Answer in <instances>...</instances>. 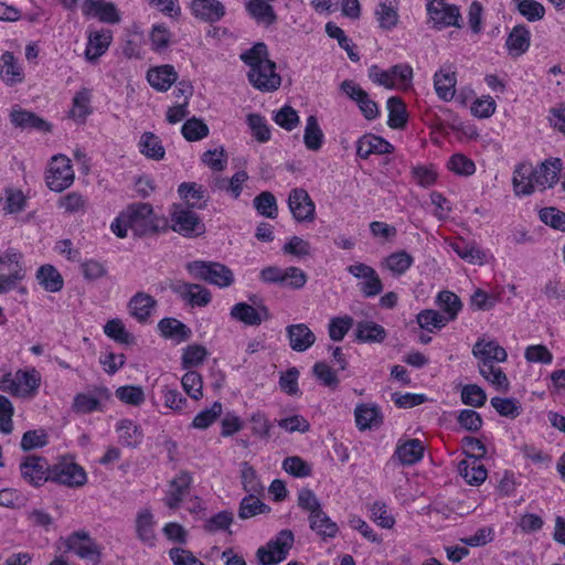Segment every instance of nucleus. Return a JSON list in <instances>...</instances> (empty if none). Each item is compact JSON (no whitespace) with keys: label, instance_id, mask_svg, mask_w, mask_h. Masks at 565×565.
Instances as JSON below:
<instances>
[{"label":"nucleus","instance_id":"1","mask_svg":"<svg viewBox=\"0 0 565 565\" xmlns=\"http://www.w3.org/2000/svg\"><path fill=\"white\" fill-rule=\"evenodd\" d=\"M239 58L248 66L246 76L255 89L271 93L280 87L281 76L276 72L277 65L269 58V51L264 42H256L242 52Z\"/></svg>","mask_w":565,"mask_h":565},{"label":"nucleus","instance_id":"2","mask_svg":"<svg viewBox=\"0 0 565 565\" xmlns=\"http://www.w3.org/2000/svg\"><path fill=\"white\" fill-rule=\"evenodd\" d=\"M152 206L148 203H134L114 220L110 225L113 233L125 238L130 230L135 236H145L158 231Z\"/></svg>","mask_w":565,"mask_h":565},{"label":"nucleus","instance_id":"3","mask_svg":"<svg viewBox=\"0 0 565 565\" xmlns=\"http://www.w3.org/2000/svg\"><path fill=\"white\" fill-rule=\"evenodd\" d=\"M186 269L194 278L220 288L228 287L234 282L233 271L221 263L194 260L188 263Z\"/></svg>","mask_w":565,"mask_h":565},{"label":"nucleus","instance_id":"4","mask_svg":"<svg viewBox=\"0 0 565 565\" xmlns=\"http://www.w3.org/2000/svg\"><path fill=\"white\" fill-rule=\"evenodd\" d=\"M295 542L290 530H281L266 545L258 547L256 558L259 565H276L285 561Z\"/></svg>","mask_w":565,"mask_h":565},{"label":"nucleus","instance_id":"5","mask_svg":"<svg viewBox=\"0 0 565 565\" xmlns=\"http://www.w3.org/2000/svg\"><path fill=\"white\" fill-rule=\"evenodd\" d=\"M171 228L184 237H198L205 233V225L192 210L174 204L171 213Z\"/></svg>","mask_w":565,"mask_h":565},{"label":"nucleus","instance_id":"6","mask_svg":"<svg viewBox=\"0 0 565 565\" xmlns=\"http://www.w3.org/2000/svg\"><path fill=\"white\" fill-rule=\"evenodd\" d=\"M249 300L252 305L247 302H237L231 308L230 316L233 320L246 326L257 327L263 321L270 319L271 316L269 309L263 300L258 299L255 295L249 297Z\"/></svg>","mask_w":565,"mask_h":565},{"label":"nucleus","instance_id":"7","mask_svg":"<svg viewBox=\"0 0 565 565\" xmlns=\"http://www.w3.org/2000/svg\"><path fill=\"white\" fill-rule=\"evenodd\" d=\"M262 281L266 284H278L292 289L302 288L307 280V274L298 267H287L281 269L277 266H268L262 269L259 274Z\"/></svg>","mask_w":565,"mask_h":565},{"label":"nucleus","instance_id":"8","mask_svg":"<svg viewBox=\"0 0 565 565\" xmlns=\"http://www.w3.org/2000/svg\"><path fill=\"white\" fill-rule=\"evenodd\" d=\"M46 184L55 192H62L74 182V170L71 160L63 156H54L46 172Z\"/></svg>","mask_w":565,"mask_h":565},{"label":"nucleus","instance_id":"9","mask_svg":"<svg viewBox=\"0 0 565 565\" xmlns=\"http://www.w3.org/2000/svg\"><path fill=\"white\" fill-rule=\"evenodd\" d=\"M427 13L433 25L437 30L448 26L461 28V14L455 4H448L445 0H427Z\"/></svg>","mask_w":565,"mask_h":565},{"label":"nucleus","instance_id":"10","mask_svg":"<svg viewBox=\"0 0 565 565\" xmlns=\"http://www.w3.org/2000/svg\"><path fill=\"white\" fill-rule=\"evenodd\" d=\"M348 273H350L353 277L358 279H363L362 282H360L359 289L366 298H372L377 295H380L383 290V284L382 280L376 273V270L363 263H356L353 265H350L347 268Z\"/></svg>","mask_w":565,"mask_h":565},{"label":"nucleus","instance_id":"11","mask_svg":"<svg viewBox=\"0 0 565 565\" xmlns=\"http://www.w3.org/2000/svg\"><path fill=\"white\" fill-rule=\"evenodd\" d=\"M472 354L479 360L480 374L490 373L494 362H504L508 358L505 350L495 341L479 340L472 348Z\"/></svg>","mask_w":565,"mask_h":565},{"label":"nucleus","instance_id":"12","mask_svg":"<svg viewBox=\"0 0 565 565\" xmlns=\"http://www.w3.org/2000/svg\"><path fill=\"white\" fill-rule=\"evenodd\" d=\"M340 90L356 103L365 119L373 120L377 118L380 114L377 104L372 100L367 92L354 81L344 79L340 84Z\"/></svg>","mask_w":565,"mask_h":565},{"label":"nucleus","instance_id":"13","mask_svg":"<svg viewBox=\"0 0 565 565\" xmlns=\"http://www.w3.org/2000/svg\"><path fill=\"white\" fill-rule=\"evenodd\" d=\"M51 466L40 456H28L20 463V472L25 482L33 487H40L50 481Z\"/></svg>","mask_w":565,"mask_h":565},{"label":"nucleus","instance_id":"14","mask_svg":"<svg viewBox=\"0 0 565 565\" xmlns=\"http://www.w3.org/2000/svg\"><path fill=\"white\" fill-rule=\"evenodd\" d=\"M67 548L79 558L88 561L94 565L100 562V547L86 532H75L66 541Z\"/></svg>","mask_w":565,"mask_h":565},{"label":"nucleus","instance_id":"15","mask_svg":"<svg viewBox=\"0 0 565 565\" xmlns=\"http://www.w3.org/2000/svg\"><path fill=\"white\" fill-rule=\"evenodd\" d=\"M50 481L67 487H81L85 484L87 476L85 470L74 462H60L51 466Z\"/></svg>","mask_w":565,"mask_h":565},{"label":"nucleus","instance_id":"16","mask_svg":"<svg viewBox=\"0 0 565 565\" xmlns=\"http://www.w3.org/2000/svg\"><path fill=\"white\" fill-rule=\"evenodd\" d=\"M288 206L297 222H312L315 220L316 205L305 189L295 188L290 191Z\"/></svg>","mask_w":565,"mask_h":565},{"label":"nucleus","instance_id":"17","mask_svg":"<svg viewBox=\"0 0 565 565\" xmlns=\"http://www.w3.org/2000/svg\"><path fill=\"white\" fill-rule=\"evenodd\" d=\"M171 290L191 307H204L211 302L210 290L198 284L175 282L170 286Z\"/></svg>","mask_w":565,"mask_h":565},{"label":"nucleus","instance_id":"18","mask_svg":"<svg viewBox=\"0 0 565 565\" xmlns=\"http://www.w3.org/2000/svg\"><path fill=\"white\" fill-rule=\"evenodd\" d=\"M110 392L105 386H97L90 393H78L75 395L72 408L78 414H89L100 411L102 401L108 399Z\"/></svg>","mask_w":565,"mask_h":565},{"label":"nucleus","instance_id":"19","mask_svg":"<svg viewBox=\"0 0 565 565\" xmlns=\"http://www.w3.org/2000/svg\"><path fill=\"white\" fill-rule=\"evenodd\" d=\"M157 307V300L143 291L136 292L128 302V310L139 323H147Z\"/></svg>","mask_w":565,"mask_h":565},{"label":"nucleus","instance_id":"20","mask_svg":"<svg viewBox=\"0 0 565 565\" xmlns=\"http://www.w3.org/2000/svg\"><path fill=\"white\" fill-rule=\"evenodd\" d=\"M192 477L186 471L178 473L170 482L164 503L170 509H177L189 492Z\"/></svg>","mask_w":565,"mask_h":565},{"label":"nucleus","instance_id":"21","mask_svg":"<svg viewBox=\"0 0 565 565\" xmlns=\"http://www.w3.org/2000/svg\"><path fill=\"white\" fill-rule=\"evenodd\" d=\"M271 2L273 1L249 0L245 2V9L257 24L269 28L278 20Z\"/></svg>","mask_w":565,"mask_h":565},{"label":"nucleus","instance_id":"22","mask_svg":"<svg viewBox=\"0 0 565 565\" xmlns=\"http://www.w3.org/2000/svg\"><path fill=\"white\" fill-rule=\"evenodd\" d=\"M394 147L388 141L372 134L362 136L356 142V154L362 159H367L372 153H392Z\"/></svg>","mask_w":565,"mask_h":565},{"label":"nucleus","instance_id":"23","mask_svg":"<svg viewBox=\"0 0 565 565\" xmlns=\"http://www.w3.org/2000/svg\"><path fill=\"white\" fill-rule=\"evenodd\" d=\"M290 348L297 352H303L313 345L315 333L305 323L290 324L286 328Z\"/></svg>","mask_w":565,"mask_h":565},{"label":"nucleus","instance_id":"24","mask_svg":"<svg viewBox=\"0 0 565 565\" xmlns=\"http://www.w3.org/2000/svg\"><path fill=\"white\" fill-rule=\"evenodd\" d=\"M562 171V161L558 158L548 159L542 162L539 167L533 169V178L536 185L553 186Z\"/></svg>","mask_w":565,"mask_h":565},{"label":"nucleus","instance_id":"25","mask_svg":"<svg viewBox=\"0 0 565 565\" xmlns=\"http://www.w3.org/2000/svg\"><path fill=\"white\" fill-rule=\"evenodd\" d=\"M192 13L205 21H220L225 14V7L218 0H193L191 4Z\"/></svg>","mask_w":565,"mask_h":565},{"label":"nucleus","instance_id":"26","mask_svg":"<svg viewBox=\"0 0 565 565\" xmlns=\"http://www.w3.org/2000/svg\"><path fill=\"white\" fill-rule=\"evenodd\" d=\"M11 122L22 129H35L39 131H50L51 125L36 114L22 109L14 108L10 114Z\"/></svg>","mask_w":565,"mask_h":565},{"label":"nucleus","instance_id":"27","mask_svg":"<svg viewBox=\"0 0 565 565\" xmlns=\"http://www.w3.org/2000/svg\"><path fill=\"white\" fill-rule=\"evenodd\" d=\"M148 83L159 92H167L178 79V73L172 65L151 68L147 73Z\"/></svg>","mask_w":565,"mask_h":565},{"label":"nucleus","instance_id":"28","mask_svg":"<svg viewBox=\"0 0 565 565\" xmlns=\"http://www.w3.org/2000/svg\"><path fill=\"white\" fill-rule=\"evenodd\" d=\"M456 73L448 67H441L434 76V86L437 96L443 100H451L456 93Z\"/></svg>","mask_w":565,"mask_h":565},{"label":"nucleus","instance_id":"29","mask_svg":"<svg viewBox=\"0 0 565 565\" xmlns=\"http://www.w3.org/2000/svg\"><path fill=\"white\" fill-rule=\"evenodd\" d=\"M158 330L164 339H171L178 343L189 340L192 335L191 329L175 318H163L158 322Z\"/></svg>","mask_w":565,"mask_h":565},{"label":"nucleus","instance_id":"30","mask_svg":"<svg viewBox=\"0 0 565 565\" xmlns=\"http://www.w3.org/2000/svg\"><path fill=\"white\" fill-rule=\"evenodd\" d=\"M0 78L8 86L22 83L24 79L23 71L12 52L6 51L0 57Z\"/></svg>","mask_w":565,"mask_h":565},{"label":"nucleus","instance_id":"31","mask_svg":"<svg viewBox=\"0 0 565 565\" xmlns=\"http://www.w3.org/2000/svg\"><path fill=\"white\" fill-rule=\"evenodd\" d=\"M111 32L108 30L94 31L88 35L85 56L88 61H97L109 47Z\"/></svg>","mask_w":565,"mask_h":565},{"label":"nucleus","instance_id":"32","mask_svg":"<svg viewBox=\"0 0 565 565\" xmlns=\"http://www.w3.org/2000/svg\"><path fill=\"white\" fill-rule=\"evenodd\" d=\"M354 416L360 430L372 429L383 423L380 407L376 405L360 404L355 407Z\"/></svg>","mask_w":565,"mask_h":565},{"label":"nucleus","instance_id":"33","mask_svg":"<svg viewBox=\"0 0 565 565\" xmlns=\"http://www.w3.org/2000/svg\"><path fill=\"white\" fill-rule=\"evenodd\" d=\"M531 43V33L529 29L519 24L515 25L512 31L509 33L508 39L505 41V46L509 50L510 54L513 56H520L524 54Z\"/></svg>","mask_w":565,"mask_h":565},{"label":"nucleus","instance_id":"34","mask_svg":"<svg viewBox=\"0 0 565 565\" xmlns=\"http://www.w3.org/2000/svg\"><path fill=\"white\" fill-rule=\"evenodd\" d=\"M375 15L380 28L392 30L398 23V0H380Z\"/></svg>","mask_w":565,"mask_h":565},{"label":"nucleus","instance_id":"35","mask_svg":"<svg viewBox=\"0 0 565 565\" xmlns=\"http://www.w3.org/2000/svg\"><path fill=\"white\" fill-rule=\"evenodd\" d=\"M394 456L402 465L412 466L424 457V446L419 439H408L396 447Z\"/></svg>","mask_w":565,"mask_h":565},{"label":"nucleus","instance_id":"36","mask_svg":"<svg viewBox=\"0 0 565 565\" xmlns=\"http://www.w3.org/2000/svg\"><path fill=\"white\" fill-rule=\"evenodd\" d=\"M387 335L386 330L373 321H360L356 324L355 338L362 343H382Z\"/></svg>","mask_w":565,"mask_h":565},{"label":"nucleus","instance_id":"37","mask_svg":"<svg viewBox=\"0 0 565 565\" xmlns=\"http://www.w3.org/2000/svg\"><path fill=\"white\" fill-rule=\"evenodd\" d=\"M154 521L150 510L145 509L138 512L136 519V532L138 539L145 544L152 546L154 545Z\"/></svg>","mask_w":565,"mask_h":565},{"label":"nucleus","instance_id":"38","mask_svg":"<svg viewBox=\"0 0 565 565\" xmlns=\"http://www.w3.org/2000/svg\"><path fill=\"white\" fill-rule=\"evenodd\" d=\"M513 188L518 195H529L533 193L535 181L533 169L530 166L520 164L513 173Z\"/></svg>","mask_w":565,"mask_h":565},{"label":"nucleus","instance_id":"39","mask_svg":"<svg viewBox=\"0 0 565 565\" xmlns=\"http://www.w3.org/2000/svg\"><path fill=\"white\" fill-rule=\"evenodd\" d=\"M36 279L39 284L50 292H57L64 286V280L62 275L57 271V269L50 265H42L36 271Z\"/></svg>","mask_w":565,"mask_h":565},{"label":"nucleus","instance_id":"40","mask_svg":"<svg viewBox=\"0 0 565 565\" xmlns=\"http://www.w3.org/2000/svg\"><path fill=\"white\" fill-rule=\"evenodd\" d=\"M241 482L245 492L250 495H259L264 491V486L257 471L247 461L239 463Z\"/></svg>","mask_w":565,"mask_h":565},{"label":"nucleus","instance_id":"41","mask_svg":"<svg viewBox=\"0 0 565 565\" xmlns=\"http://www.w3.org/2000/svg\"><path fill=\"white\" fill-rule=\"evenodd\" d=\"M119 440L124 446L137 447L142 441V430L130 419H121L117 424Z\"/></svg>","mask_w":565,"mask_h":565},{"label":"nucleus","instance_id":"42","mask_svg":"<svg viewBox=\"0 0 565 565\" xmlns=\"http://www.w3.org/2000/svg\"><path fill=\"white\" fill-rule=\"evenodd\" d=\"M40 374L36 370H19L15 372L18 396L34 394L40 386Z\"/></svg>","mask_w":565,"mask_h":565},{"label":"nucleus","instance_id":"43","mask_svg":"<svg viewBox=\"0 0 565 565\" xmlns=\"http://www.w3.org/2000/svg\"><path fill=\"white\" fill-rule=\"evenodd\" d=\"M479 458L473 457L471 461L462 460L459 463V471L469 484H480L487 478V469L479 463Z\"/></svg>","mask_w":565,"mask_h":565},{"label":"nucleus","instance_id":"44","mask_svg":"<svg viewBox=\"0 0 565 565\" xmlns=\"http://www.w3.org/2000/svg\"><path fill=\"white\" fill-rule=\"evenodd\" d=\"M388 120L387 125L393 129H402L407 124L406 106L399 97L393 96L387 99Z\"/></svg>","mask_w":565,"mask_h":565},{"label":"nucleus","instance_id":"45","mask_svg":"<svg viewBox=\"0 0 565 565\" xmlns=\"http://www.w3.org/2000/svg\"><path fill=\"white\" fill-rule=\"evenodd\" d=\"M310 529L317 534L324 537H334L338 533V525L333 522L323 510L318 511L313 515H309Z\"/></svg>","mask_w":565,"mask_h":565},{"label":"nucleus","instance_id":"46","mask_svg":"<svg viewBox=\"0 0 565 565\" xmlns=\"http://www.w3.org/2000/svg\"><path fill=\"white\" fill-rule=\"evenodd\" d=\"M140 152L152 160H161L164 158V148L159 137L152 132H145L139 141Z\"/></svg>","mask_w":565,"mask_h":565},{"label":"nucleus","instance_id":"47","mask_svg":"<svg viewBox=\"0 0 565 565\" xmlns=\"http://www.w3.org/2000/svg\"><path fill=\"white\" fill-rule=\"evenodd\" d=\"M436 299L438 307L444 311L448 322L455 320L462 308L460 298L449 290H444L437 295Z\"/></svg>","mask_w":565,"mask_h":565},{"label":"nucleus","instance_id":"48","mask_svg":"<svg viewBox=\"0 0 565 565\" xmlns=\"http://www.w3.org/2000/svg\"><path fill=\"white\" fill-rule=\"evenodd\" d=\"M323 137L318 119L315 116H309L303 135L306 148L311 151H318L322 147Z\"/></svg>","mask_w":565,"mask_h":565},{"label":"nucleus","instance_id":"49","mask_svg":"<svg viewBox=\"0 0 565 565\" xmlns=\"http://www.w3.org/2000/svg\"><path fill=\"white\" fill-rule=\"evenodd\" d=\"M413 263V256L405 250L392 253L385 258L386 268L395 276L404 275Z\"/></svg>","mask_w":565,"mask_h":565},{"label":"nucleus","instance_id":"50","mask_svg":"<svg viewBox=\"0 0 565 565\" xmlns=\"http://www.w3.org/2000/svg\"><path fill=\"white\" fill-rule=\"evenodd\" d=\"M416 320L423 330L429 332H433L434 330H439L448 323V319H446L445 315L433 309L422 310L417 315Z\"/></svg>","mask_w":565,"mask_h":565},{"label":"nucleus","instance_id":"51","mask_svg":"<svg viewBox=\"0 0 565 565\" xmlns=\"http://www.w3.org/2000/svg\"><path fill=\"white\" fill-rule=\"evenodd\" d=\"M269 510L270 508L263 503L258 499V495L248 494L247 497H244L239 502L238 516L242 520H246L257 514L266 513Z\"/></svg>","mask_w":565,"mask_h":565},{"label":"nucleus","instance_id":"52","mask_svg":"<svg viewBox=\"0 0 565 565\" xmlns=\"http://www.w3.org/2000/svg\"><path fill=\"white\" fill-rule=\"evenodd\" d=\"M256 211L268 218H276L278 215V206L275 195L271 192L264 191L259 193L253 201Z\"/></svg>","mask_w":565,"mask_h":565},{"label":"nucleus","instance_id":"53","mask_svg":"<svg viewBox=\"0 0 565 565\" xmlns=\"http://www.w3.org/2000/svg\"><path fill=\"white\" fill-rule=\"evenodd\" d=\"M326 33L338 41V44L348 53L351 61L358 62L360 60L359 54L353 50L351 40L345 35L344 31L340 26L333 22H328L326 24Z\"/></svg>","mask_w":565,"mask_h":565},{"label":"nucleus","instance_id":"54","mask_svg":"<svg viewBox=\"0 0 565 565\" xmlns=\"http://www.w3.org/2000/svg\"><path fill=\"white\" fill-rule=\"evenodd\" d=\"M209 131L207 125L196 117L188 119L181 128L182 136L188 141L201 140L207 137Z\"/></svg>","mask_w":565,"mask_h":565},{"label":"nucleus","instance_id":"55","mask_svg":"<svg viewBox=\"0 0 565 565\" xmlns=\"http://www.w3.org/2000/svg\"><path fill=\"white\" fill-rule=\"evenodd\" d=\"M516 4V9L521 15L527 21H540L545 15V8L535 0H512Z\"/></svg>","mask_w":565,"mask_h":565},{"label":"nucleus","instance_id":"56","mask_svg":"<svg viewBox=\"0 0 565 565\" xmlns=\"http://www.w3.org/2000/svg\"><path fill=\"white\" fill-rule=\"evenodd\" d=\"M222 404L214 402L210 408L201 411L193 418L191 426L196 429H206L222 415Z\"/></svg>","mask_w":565,"mask_h":565},{"label":"nucleus","instance_id":"57","mask_svg":"<svg viewBox=\"0 0 565 565\" xmlns=\"http://www.w3.org/2000/svg\"><path fill=\"white\" fill-rule=\"evenodd\" d=\"M207 350L205 347L200 344H191L188 345L183 350L182 354V367L189 370L191 367L198 366L204 362L207 356Z\"/></svg>","mask_w":565,"mask_h":565},{"label":"nucleus","instance_id":"58","mask_svg":"<svg viewBox=\"0 0 565 565\" xmlns=\"http://www.w3.org/2000/svg\"><path fill=\"white\" fill-rule=\"evenodd\" d=\"M104 332L107 337L119 343L130 344L135 340L134 335L126 330L124 323L119 319L109 320L104 326Z\"/></svg>","mask_w":565,"mask_h":565},{"label":"nucleus","instance_id":"59","mask_svg":"<svg viewBox=\"0 0 565 565\" xmlns=\"http://www.w3.org/2000/svg\"><path fill=\"white\" fill-rule=\"evenodd\" d=\"M452 248L460 258L471 264H482L486 257L484 252H482L476 244L460 242L454 244Z\"/></svg>","mask_w":565,"mask_h":565},{"label":"nucleus","instance_id":"60","mask_svg":"<svg viewBox=\"0 0 565 565\" xmlns=\"http://www.w3.org/2000/svg\"><path fill=\"white\" fill-rule=\"evenodd\" d=\"M182 387L185 391V393L192 397L193 399L198 401L203 396L202 387L203 382L200 373L196 371L189 370L181 380Z\"/></svg>","mask_w":565,"mask_h":565},{"label":"nucleus","instance_id":"61","mask_svg":"<svg viewBox=\"0 0 565 565\" xmlns=\"http://www.w3.org/2000/svg\"><path fill=\"white\" fill-rule=\"evenodd\" d=\"M448 169L458 175H472L476 172L475 162L461 153H455L448 161Z\"/></svg>","mask_w":565,"mask_h":565},{"label":"nucleus","instance_id":"62","mask_svg":"<svg viewBox=\"0 0 565 565\" xmlns=\"http://www.w3.org/2000/svg\"><path fill=\"white\" fill-rule=\"evenodd\" d=\"M282 469L296 478L309 477L312 472L311 466L298 456L287 457L282 461Z\"/></svg>","mask_w":565,"mask_h":565},{"label":"nucleus","instance_id":"63","mask_svg":"<svg viewBox=\"0 0 565 565\" xmlns=\"http://www.w3.org/2000/svg\"><path fill=\"white\" fill-rule=\"evenodd\" d=\"M28 497L20 490L4 488L0 490V505L10 509H21L26 505Z\"/></svg>","mask_w":565,"mask_h":565},{"label":"nucleus","instance_id":"64","mask_svg":"<svg viewBox=\"0 0 565 565\" xmlns=\"http://www.w3.org/2000/svg\"><path fill=\"white\" fill-rule=\"evenodd\" d=\"M540 220L552 228L565 232V212L556 207H544L540 211Z\"/></svg>","mask_w":565,"mask_h":565}]
</instances>
